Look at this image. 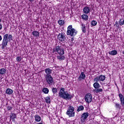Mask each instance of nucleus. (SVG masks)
<instances>
[{
	"label": "nucleus",
	"instance_id": "f257e3e1",
	"mask_svg": "<svg viewBox=\"0 0 124 124\" xmlns=\"http://www.w3.org/2000/svg\"><path fill=\"white\" fill-rule=\"evenodd\" d=\"M11 40H13V36H12V35H9L7 33L3 35L2 43L0 45L2 50L5 48V47L7 46V44H8V42H10Z\"/></svg>",
	"mask_w": 124,
	"mask_h": 124
},
{
	"label": "nucleus",
	"instance_id": "f03ea898",
	"mask_svg": "<svg viewBox=\"0 0 124 124\" xmlns=\"http://www.w3.org/2000/svg\"><path fill=\"white\" fill-rule=\"evenodd\" d=\"M64 88H61L59 93V96L65 100H71V98H73V96L68 93L67 92H65Z\"/></svg>",
	"mask_w": 124,
	"mask_h": 124
},
{
	"label": "nucleus",
	"instance_id": "7ed1b4c3",
	"mask_svg": "<svg viewBox=\"0 0 124 124\" xmlns=\"http://www.w3.org/2000/svg\"><path fill=\"white\" fill-rule=\"evenodd\" d=\"M66 115H67L69 118L75 117V108L74 107L69 106L66 112Z\"/></svg>",
	"mask_w": 124,
	"mask_h": 124
},
{
	"label": "nucleus",
	"instance_id": "20e7f679",
	"mask_svg": "<svg viewBox=\"0 0 124 124\" xmlns=\"http://www.w3.org/2000/svg\"><path fill=\"white\" fill-rule=\"evenodd\" d=\"M45 77L46 83L48 84V85L49 86H52V85L54 84V78L52 76H46Z\"/></svg>",
	"mask_w": 124,
	"mask_h": 124
},
{
	"label": "nucleus",
	"instance_id": "39448f33",
	"mask_svg": "<svg viewBox=\"0 0 124 124\" xmlns=\"http://www.w3.org/2000/svg\"><path fill=\"white\" fill-rule=\"evenodd\" d=\"M77 31L76 30L74 29H72L71 30H67V35H70L72 37H74L75 35L77 34Z\"/></svg>",
	"mask_w": 124,
	"mask_h": 124
},
{
	"label": "nucleus",
	"instance_id": "423d86ee",
	"mask_svg": "<svg viewBox=\"0 0 124 124\" xmlns=\"http://www.w3.org/2000/svg\"><path fill=\"white\" fill-rule=\"evenodd\" d=\"M56 50L59 55H64V48H63L62 47L56 46Z\"/></svg>",
	"mask_w": 124,
	"mask_h": 124
},
{
	"label": "nucleus",
	"instance_id": "0eeeda50",
	"mask_svg": "<svg viewBox=\"0 0 124 124\" xmlns=\"http://www.w3.org/2000/svg\"><path fill=\"white\" fill-rule=\"evenodd\" d=\"M57 38L61 42H63L66 40V38L63 33H59L57 36Z\"/></svg>",
	"mask_w": 124,
	"mask_h": 124
},
{
	"label": "nucleus",
	"instance_id": "6e6552de",
	"mask_svg": "<svg viewBox=\"0 0 124 124\" xmlns=\"http://www.w3.org/2000/svg\"><path fill=\"white\" fill-rule=\"evenodd\" d=\"M93 100V96L91 94V93H89L86 94L85 96V100L87 103H91L92 102V100Z\"/></svg>",
	"mask_w": 124,
	"mask_h": 124
},
{
	"label": "nucleus",
	"instance_id": "1a4fd4ad",
	"mask_svg": "<svg viewBox=\"0 0 124 124\" xmlns=\"http://www.w3.org/2000/svg\"><path fill=\"white\" fill-rule=\"evenodd\" d=\"M89 117V113L84 112L81 116V123H84L86 121V119Z\"/></svg>",
	"mask_w": 124,
	"mask_h": 124
},
{
	"label": "nucleus",
	"instance_id": "9d476101",
	"mask_svg": "<svg viewBox=\"0 0 124 124\" xmlns=\"http://www.w3.org/2000/svg\"><path fill=\"white\" fill-rule=\"evenodd\" d=\"M52 71H53V70L50 68L45 69V72L46 75H45V76H51V74H52Z\"/></svg>",
	"mask_w": 124,
	"mask_h": 124
},
{
	"label": "nucleus",
	"instance_id": "9b49d317",
	"mask_svg": "<svg viewBox=\"0 0 124 124\" xmlns=\"http://www.w3.org/2000/svg\"><path fill=\"white\" fill-rule=\"evenodd\" d=\"M119 97L120 98L121 104L122 106H124V95L122 93L119 94Z\"/></svg>",
	"mask_w": 124,
	"mask_h": 124
},
{
	"label": "nucleus",
	"instance_id": "f8f14e48",
	"mask_svg": "<svg viewBox=\"0 0 124 124\" xmlns=\"http://www.w3.org/2000/svg\"><path fill=\"white\" fill-rule=\"evenodd\" d=\"M60 55L57 56V60L60 61V62H62V61H64L65 60V57L63 54H59Z\"/></svg>",
	"mask_w": 124,
	"mask_h": 124
},
{
	"label": "nucleus",
	"instance_id": "ddd939ff",
	"mask_svg": "<svg viewBox=\"0 0 124 124\" xmlns=\"http://www.w3.org/2000/svg\"><path fill=\"white\" fill-rule=\"evenodd\" d=\"M85 78H86V75L83 72H82L78 78V80H85Z\"/></svg>",
	"mask_w": 124,
	"mask_h": 124
},
{
	"label": "nucleus",
	"instance_id": "4468645a",
	"mask_svg": "<svg viewBox=\"0 0 124 124\" xmlns=\"http://www.w3.org/2000/svg\"><path fill=\"white\" fill-rule=\"evenodd\" d=\"M32 34L33 36L34 37H36V38L39 37V32L37 31H34L32 32Z\"/></svg>",
	"mask_w": 124,
	"mask_h": 124
},
{
	"label": "nucleus",
	"instance_id": "2eb2a0df",
	"mask_svg": "<svg viewBox=\"0 0 124 124\" xmlns=\"http://www.w3.org/2000/svg\"><path fill=\"white\" fill-rule=\"evenodd\" d=\"M83 11L85 14H88L90 13V8L88 6H86L83 9Z\"/></svg>",
	"mask_w": 124,
	"mask_h": 124
},
{
	"label": "nucleus",
	"instance_id": "dca6fc26",
	"mask_svg": "<svg viewBox=\"0 0 124 124\" xmlns=\"http://www.w3.org/2000/svg\"><path fill=\"white\" fill-rule=\"evenodd\" d=\"M109 55H111V56H116V55L118 54V51L116 50H112L111 51H109L108 52Z\"/></svg>",
	"mask_w": 124,
	"mask_h": 124
},
{
	"label": "nucleus",
	"instance_id": "f3484780",
	"mask_svg": "<svg viewBox=\"0 0 124 124\" xmlns=\"http://www.w3.org/2000/svg\"><path fill=\"white\" fill-rule=\"evenodd\" d=\"M6 93H7V94H12V93H13V90L10 88H8L6 90Z\"/></svg>",
	"mask_w": 124,
	"mask_h": 124
},
{
	"label": "nucleus",
	"instance_id": "a211bd4d",
	"mask_svg": "<svg viewBox=\"0 0 124 124\" xmlns=\"http://www.w3.org/2000/svg\"><path fill=\"white\" fill-rule=\"evenodd\" d=\"M6 74V69L4 68H1L0 69V74L1 75H4Z\"/></svg>",
	"mask_w": 124,
	"mask_h": 124
},
{
	"label": "nucleus",
	"instance_id": "6ab92c4d",
	"mask_svg": "<svg viewBox=\"0 0 124 124\" xmlns=\"http://www.w3.org/2000/svg\"><path fill=\"white\" fill-rule=\"evenodd\" d=\"M93 86L95 89H99L100 88V85H99V83H98V82L94 83Z\"/></svg>",
	"mask_w": 124,
	"mask_h": 124
},
{
	"label": "nucleus",
	"instance_id": "aec40b11",
	"mask_svg": "<svg viewBox=\"0 0 124 124\" xmlns=\"http://www.w3.org/2000/svg\"><path fill=\"white\" fill-rule=\"evenodd\" d=\"M45 100L47 104H49L51 103V99L50 98V97L47 96L45 98Z\"/></svg>",
	"mask_w": 124,
	"mask_h": 124
},
{
	"label": "nucleus",
	"instance_id": "412c9836",
	"mask_svg": "<svg viewBox=\"0 0 124 124\" xmlns=\"http://www.w3.org/2000/svg\"><path fill=\"white\" fill-rule=\"evenodd\" d=\"M93 91L96 93H101L103 90L100 88H96V89H94Z\"/></svg>",
	"mask_w": 124,
	"mask_h": 124
},
{
	"label": "nucleus",
	"instance_id": "4be33fe9",
	"mask_svg": "<svg viewBox=\"0 0 124 124\" xmlns=\"http://www.w3.org/2000/svg\"><path fill=\"white\" fill-rule=\"evenodd\" d=\"M42 92L44 93L47 94L49 93V89L47 88H44L42 89Z\"/></svg>",
	"mask_w": 124,
	"mask_h": 124
},
{
	"label": "nucleus",
	"instance_id": "5701e85b",
	"mask_svg": "<svg viewBox=\"0 0 124 124\" xmlns=\"http://www.w3.org/2000/svg\"><path fill=\"white\" fill-rule=\"evenodd\" d=\"M35 120L36 122H40L41 121V117L38 115H35Z\"/></svg>",
	"mask_w": 124,
	"mask_h": 124
},
{
	"label": "nucleus",
	"instance_id": "b1692460",
	"mask_svg": "<svg viewBox=\"0 0 124 124\" xmlns=\"http://www.w3.org/2000/svg\"><path fill=\"white\" fill-rule=\"evenodd\" d=\"M81 18L83 19V20H85V21L88 20V19H89V16L87 15H83L81 16Z\"/></svg>",
	"mask_w": 124,
	"mask_h": 124
},
{
	"label": "nucleus",
	"instance_id": "393cba45",
	"mask_svg": "<svg viewBox=\"0 0 124 124\" xmlns=\"http://www.w3.org/2000/svg\"><path fill=\"white\" fill-rule=\"evenodd\" d=\"M105 78H106V77L102 75H100L99 77V79H100V81H104V80H105Z\"/></svg>",
	"mask_w": 124,
	"mask_h": 124
},
{
	"label": "nucleus",
	"instance_id": "a878e982",
	"mask_svg": "<svg viewBox=\"0 0 124 124\" xmlns=\"http://www.w3.org/2000/svg\"><path fill=\"white\" fill-rule=\"evenodd\" d=\"M83 110H84V106H79L77 109L78 112H80V111H83Z\"/></svg>",
	"mask_w": 124,
	"mask_h": 124
},
{
	"label": "nucleus",
	"instance_id": "bb28decb",
	"mask_svg": "<svg viewBox=\"0 0 124 124\" xmlns=\"http://www.w3.org/2000/svg\"><path fill=\"white\" fill-rule=\"evenodd\" d=\"M58 24L60 26H63L64 24V21L60 19L58 20Z\"/></svg>",
	"mask_w": 124,
	"mask_h": 124
},
{
	"label": "nucleus",
	"instance_id": "cd10ccee",
	"mask_svg": "<svg viewBox=\"0 0 124 124\" xmlns=\"http://www.w3.org/2000/svg\"><path fill=\"white\" fill-rule=\"evenodd\" d=\"M16 118H17V116L15 113H12L10 115V119H13V120H14V119H16Z\"/></svg>",
	"mask_w": 124,
	"mask_h": 124
},
{
	"label": "nucleus",
	"instance_id": "c85d7f7f",
	"mask_svg": "<svg viewBox=\"0 0 124 124\" xmlns=\"http://www.w3.org/2000/svg\"><path fill=\"white\" fill-rule=\"evenodd\" d=\"M91 24L92 26L94 27V26H96V25H97V22H96V21L95 20H93L92 21H91Z\"/></svg>",
	"mask_w": 124,
	"mask_h": 124
},
{
	"label": "nucleus",
	"instance_id": "c756f323",
	"mask_svg": "<svg viewBox=\"0 0 124 124\" xmlns=\"http://www.w3.org/2000/svg\"><path fill=\"white\" fill-rule=\"evenodd\" d=\"M82 31L84 33H86V31H87L86 30V26L85 25H84V24H82Z\"/></svg>",
	"mask_w": 124,
	"mask_h": 124
},
{
	"label": "nucleus",
	"instance_id": "7c9ffc66",
	"mask_svg": "<svg viewBox=\"0 0 124 124\" xmlns=\"http://www.w3.org/2000/svg\"><path fill=\"white\" fill-rule=\"evenodd\" d=\"M52 92L53 94H55V93H58V89L57 88H53L52 89Z\"/></svg>",
	"mask_w": 124,
	"mask_h": 124
},
{
	"label": "nucleus",
	"instance_id": "2f4dec72",
	"mask_svg": "<svg viewBox=\"0 0 124 124\" xmlns=\"http://www.w3.org/2000/svg\"><path fill=\"white\" fill-rule=\"evenodd\" d=\"M16 60L17 61V62H21V61H22V57L21 56H18L16 57Z\"/></svg>",
	"mask_w": 124,
	"mask_h": 124
},
{
	"label": "nucleus",
	"instance_id": "473e14b6",
	"mask_svg": "<svg viewBox=\"0 0 124 124\" xmlns=\"http://www.w3.org/2000/svg\"><path fill=\"white\" fill-rule=\"evenodd\" d=\"M119 25L120 26H123L124 25V20L122 18L119 20Z\"/></svg>",
	"mask_w": 124,
	"mask_h": 124
},
{
	"label": "nucleus",
	"instance_id": "72a5a7b5",
	"mask_svg": "<svg viewBox=\"0 0 124 124\" xmlns=\"http://www.w3.org/2000/svg\"><path fill=\"white\" fill-rule=\"evenodd\" d=\"M74 28H72V25H69L67 28V31H71V30H73Z\"/></svg>",
	"mask_w": 124,
	"mask_h": 124
},
{
	"label": "nucleus",
	"instance_id": "f704fd0d",
	"mask_svg": "<svg viewBox=\"0 0 124 124\" xmlns=\"http://www.w3.org/2000/svg\"><path fill=\"white\" fill-rule=\"evenodd\" d=\"M115 106H116V108H117L118 109H119H119H121V105L117 103L116 104Z\"/></svg>",
	"mask_w": 124,
	"mask_h": 124
},
{
	"label": "nucleus",
	"instance_id": "c9c22d12",
	"mask_svg": "<svg viewBox=\"0 0 124 124\" xmlns=\"http://www.w3.org/2000/svg\"><path fill=\"white\" fill-rule=\"evenodd\" d=\"M94 81L96 82V83H97L98 81H100V79H99V78H96L94 79Z\"/></svg>",
	"mask_w": 124,
	"mask_h": 124
},
{
	"label": "nucleus",
	"instance_id": "e433bc0d",
	"mask_svg": "<svg viewBox=\"0 0 124 124\" xmlns=\"http://www.w3.org/2000/svg\"><path fill=\"white\" fill-rule=\"evenodd\" d=\"M116 26V27L118 28V29H120V25H119V23H118V21L115 22V24L114 26Z\"/></svg>",
	"mask_w": 124,
	"mask_h": 124
},
{
	"label": "nucleus",
	"instance_id": "4c0bfd02",
	"mask_svg": "<svg viewBox=\"0 0 124 124\" xmlns=\"http://www.w3.org/2000/svg\"><path fill=\"white\" fill-rule=\"evenodd\" d=\"M7 109L8 111H11V110H12V107H10V106H8L7 107Z\"/></svg>",
	"mask_w": 124,
	"mask_h": 124
},
{
	"label": "nucleus",
	"instance_id": "58836bf2",
	"mask_svg": "<svg viewBox=\"0 0 124 124\" xmlns=\"http://www.w3.org/2000/svg\"><path fill=\"white\" fill-rule=\"evenodd\" d=\"M71 41H72V43H73V41H74V37H72Z\"/></svg>",
	"mask_w": 124,
	"mask_h": 124
},
{
	"label": "nucleus",
	"instance_id": "ea45409f",
	"mask_svg": "<svg viewBox=\"0 0 124 124\" xmlns=\"http://www.w3.org/2000/svg\"><path fill=\"white\" fill-rule=\"evenodd\" d=\"M2 29V25L1 24H0V30Z\"/></svg>",
	"mask_w": 124,
	"mask_h": 124
},
{
	"label": "nucleus",
	"instance_id": "a19ab883",
	"mask_svg": "<svg viewBox=\"0 0 124 124\" xmlns=\"http://www.w3.org/2000/svg\"><path fill=\"white\" fill-rule=\"evenodd\" d=\"M55 52H57V50H56V47H55V49H53V53H55Z\"/></svg>",
	"mask_w": 124,
	"mask_h": 124
},
{
	"label": "nucleus",
	"instance_id": "79ce46f5",
	"mask_svg": "<svg viewBox=\"0 0 124 124\" xmlns=\"http://www.w3.org/2000/svg\"><path fill=\"white\" fill-rule=\"evenodd\" d=\"M2 39V37L0 35V41H1V40Z\"/></svg>",
	"mask_w": 124,
	"mask_h": 124
},
{
	"label": "nucleus",
	"instance_id": "37998d69",
	"mask_svg": "<svg viewBox=\"0 0 124 124\" xmlns=\"http://www.w3.org/2000/svg\"><path fill=\"white\" fill-rule=\"evenodd\" d=\"M31 2H32L34 0H29Z\"/></svg>",
	"mask_w": 124,
	"mask_h": 124
},
{
	"label": "nucleus",
	"instance_id": "c03bdc74",
	"mask_svg": "<svg viewBox=\"0 0 124 124\" xmlns=\"http://www.w3.org/2000/svg\"><path fill=\"white\" fill-rule=\"evenodd\" d=\"M123 54L124 55V51L122 52Z\"/></svg>",
	"mask_w": 124,
	"mask_h": 124
},
{
	"label": "nucleus",
	"instance_id": "a18cd8bd",
	"mask_svg": "<svg viewBox=\"0 0 124 124\" xmlns=\"http://www.w3.org/2000/svg\"><path fill=\"white\" fill-rule=\"evenodd\" d=\"M1 22V19L0 18V23Z\"/></svg>",
	"mask_w": 124,
	"mask_h": 124
},
{
	"label": "nucleus",
	"instance_id": "49530a36",
	"mask_svg": "<svg viewBox=\"0 0 124 124\" xmlns=\"http://www.w3.org/2000/svg\"><path fill=\"white\" fill-rule=\"evenodd\" d=\"M24 71H27V70H25Z\"/></svg>",
	"mask_w": 124,
	"mask_h": 124
}]
</instances>
